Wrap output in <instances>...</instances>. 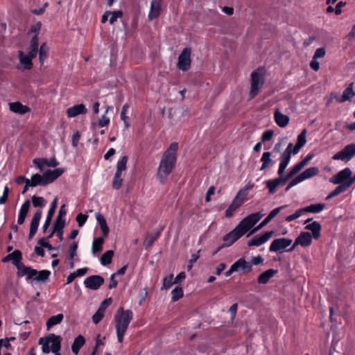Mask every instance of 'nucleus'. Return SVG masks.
<instances>
[{"mask_svg":"<svg viewBox=\"0 0 355 355\" xmlns=\"http://www.w3.org/2000/svg\"><path fill=\"white\" fill-rule=\"evenodd\" d=\"M177 150L178 144L172 143L162 156L157 171V177L162 182H164L175 167Z\"/></svg>","mask_w":355,"mask_h":355,"instance_id":"nucleus-1","label":"nucleus"},{"mask_svg":"<svg viewBox=\"0 0 355 355\" xmlns=\"http://www.w3.org/2000/svg\"><path fill=\"white\" fill-rule=\"evenodd\" d=\"M133 313L131 310L125 311L123 307H120L115 315V327L118 341L122 343L123 336L127 331L128 325L132 320Z\"/></svg>","mask_w":355,"mask_h":355,"instance_id":"nucleus-2","label":"nucleus"},{"mask_svg":"<svg viewBox=\"0 0 355 355\" xmlns=\"http://www.w3.org/2000/svg\"><path fill=\"white\" fill-rule=\"evenodd\" d=\"M62 338L54 334L42 337L39 339L38 343L42 345V350L44 354H49L51 351L55 355H60Z\"/></svg>","mask_w":355,"mask_h":355,"instance_id":"nucleus-3","label":"nucleus"},{"mask_svg":"<svg viewBox=\"0 0 355 355\" xmlns=\"http://www.w3.org/2000/svg\"><path fill=\"white\" fill-rule=\"evenodd\" d=\"M260 70V69H258L251 73V85L249 93L250 98H254L258 94L261 86L264 83V78L259 73Z\"/></svg>","mask_w":355,"mask_h":355,"instance_id":"nucleus-4","label":"nucleus"},{"mask_svg":"<svg viewBox=\"0 0 355 355\" xmlns=\"http://www.w3.org/2000/svg\"><path fill=\"white\" fill-rule=\"evenodd\" d=\"M191 48H184L178 57V62L177 64L178 68L183 71H187L191 67Z\"/></svg>","mask_w":355,"mask_h":355,"instance_id":"nucleus-5","label":"nucleus"},{"mask_svg":"<svg viewBox=\"0 0 355 355\" xmlns=\"http://www.w3.org/2000/svg\"><path fill=\"white\" fill-rule=\"evenodd\" d=\"M354 156H355V144H350L345 146L344 148L334 155V160H342L346 163Z\"/></svg>","mask_w":355,"mask_h":355,"instance_id":"nucleus-6","label":"nucleus"},{"mask_svg":"<svg viewBox=\"0 0 355 355\" xmlns=\"http://www.w3.org/2000/svg\"><path fill=\"white\" fill-rule=\"evenodd\" d=\"M105 282L104 278L101 275H94L87 277L85 281L84 284L86 288L91 290H98Z\"/></svg>","mask_w":355,"mask_h":355,"instance_id":"nucleus-7","label":"nucleus"},{"mask_svg":"<svg viewBox=\"0 0 355 355\" xmlns=\"http://www.w3.org/2000/svg\"><path fill=\"white\" fill-rule=\"evenodd\" d=\"M292 243V240L286 238L276 239L271 243L269 250L270 252H283V250Z\"/></svg>","mask_w":355,"mask_h":355,"instance_id":"nucleus-8","label":"nucleus"},{"mask_svg":"<svg viewBox=\"0 0 355 355\" xmlns=\"http://www.w3.org/2000/svg\"><path fill=\"white\" fill-rule=\"evenodd\" d=\"M274 234V231L265 232L261 235H256L248 241V245L251 246H260L268 241L270 237Z\"/></svg>","mask_w":355,"mask_h":355,"instance_id":"nucleus-9","label":"nucleus"},{"mask_svg":"<svg viewBox=\"0 0 355 355\" xmlns=\"http://www.w3.org/2000/svg\"><path fill=\"white\" fill-rule=\"evenodd\" d=\"M286 205L285 206H281V207H277L275 209H274L273 210H272L269 214L267 216V217L257 227H255L254 229H252L250 233L247 235V236H250L251 234L257 232V231H259V230H261V228H263L265 225H266L272 219H273L279 212L280 211L284 209V207H286Z\"/></svg>","mask_w":355,"mask_h":355,"instance_id":"nucleus-10","label":"nucleus"},{"mask_svg":"<svg viewBox=\"0 0 355 355\" xmlns=\"http://www.w3.org/2000/svg\"><path fill=\"white\" fill-rule=\"evenodd\" d=\"M38 271L30 266H26L23 263L19 266L17 269V275L18 277H21L26 275V280L33 281L34 277L37 275Z\"/></svg>","mask_w":355,"mask_h":355,"instance_id":"nucleus-11","label":"nucleus"},{"mask_svg":"<svg viewBox=\"0 0 355 355\" xmlns=\"http://www.w3.org/2000/svg\"><path fill=\"white\" fill-rule=\"evenodd\" d=\"M352 175V171L349 168H345L342 171H339L336 175H334V184L336 183H344L346 182L350 186V176Z\"/></svg>","mask_w":355,"mask_h":355,"instance_id":"nucleus-12","label":"nucleus"},{"mask_svg":"<svg viewBox=\"0 0 355 355\" xmlns=\"http://www.w3.org/2000/svg\"><path fill=\"white\" fill-rule=\"evenodd\" d=\"M243 235L240 233L239 230L236 227L233 229L231 232L226 234L223 237V241L225 242L223 243V246L230 247L234 242H236L238 239H239Z\"/></svg>","mask_w":355,"mask_h":355,"instance_id":"nucleus-13","label":"nucleus"},{"mask_svg":"<svg viewBox=\"0 0 355 355\" xmlns=\"http://www.w3.org/2000/svg\"><path fill=\"white\" fill-rule=\"evenodd\" d=\"M41 217L42 211L40 210L37 211L33 215L30 225V231L28 237V240H31L36 234Z\"/></svg>","mask_w":355,"mask_h":355,"instance_id":"nucleus-14","label":"nucleus"},{"mask_svg":"<svg viewBox=\"0 0 355 355\" xmlns=\"http://www.w3.org/2000/svg\"><path fill=\"white\" fill-rule=\"evenodd\" d=\"M22 259V254L21 252L19 250H15L12 253L8 254L6 257L2 259L3 262H7L9 261H12V263L16 266L18 269L19 266L21 265Z\"/></svg>","mask_w":355,"mask_h":355,"instance_id":"nucleus-15","label":"nucleus"},{"mask_svg":"<svg viewBox=\"0 0 355 355\" xmlns=\"http://www.w3.org/2000/svg\"><path fill=\"white\" fill-rule=\"evenodd\" d=\"M87 109L83 104L75 105L67 110V114L69 118L76 117L79 114H85Z\"/></svg>","mask_w":355,"mask_h":355,"instance_id":"nucleus-16","label":"nucleus"},{"mask_svg":"<svg viewBox=\"0 0 355 355\" xmlns=\"http://www.w3.org/2000/svg\"><path fill=\"white\" fill-rule=\"evenodd\" d=\"M57 202H58V198H55L51 204V207L48 211V214L46 218V220L44 222V224L43 225V227H42L43 232H46L50 225V223L52 220V217H53V216L55 211L56 207H57Z\"/></svg>","mask_w":355,"mask_h":355,"instance_id":"nucleus-17","label":"nucleus"},{"mask_svg":"<svg viewBox=\"0 0 355 355\" xmlns=\"http://www.w3.org/2000/svg\"><path fill=\"white\" fill-rule=\"evenodd\" d=\"M354 83H351L348 87L344 90L340 97L336 98V100L339 103H344L347 101H351V99L355 96V92L353 89Z\"/></svg>","mask_w":355,"mask_h":355,"instance_id":"nucleus-18","label":"nucleus"},{"mask_svg":"<svg viewBox=\"0 0 355 355\" xmlns=\"http://www.w3.org/2000/svg\"><path fill=\"white\" fill-rule=\"evenodd\" d=\"M278 270L275 269H268L262 272L257 278V282L260 284H266L269 280L277 274Z\"/></svg>","mask_w":355,"mask_h":355,"instance_id":"nucleus-19","label":"nucleus"},{"mask_svg":"<svg viewBox=\"0 0 355 355\" xmlns=\"http://www.w3.org/2000/svg\"><path fill=\"white\" fill-rule=\"evenodd\" d=\"M161 12V1L160 0H153L150 5V10L148 14V19L150 20L157 17L160 15Z\"/></svg>","mask_w":355,"mask_h":355,"instance_id":"nucleus-20","label":"nucleus"},{"mask_svg":"<svg viewBox=\"0 0 355 355\" xmlns=\"http://www.w3.org/2000/svg\"><path fill=\"white\" fill-rule=\"evenodd\" d=\"M46 174L44 172L42 175L36 173L33 174L31 177L32 180V187H37L38 185L40 186H46L49 184V182L47 180V178H46Z\"/></svg>","mask_w":355,"mask_h":355,"instance_id":"nucleus-21","label":"nucleus"},{"mask_svg":"<svg viewBox=\"0 0 355 355\" xmlns=\"http://www.w3.org/2000/svg\"><path fill=\"white\" fill-rule=\"evenodd\" d=\"M64 172V169L62 168H58L53 171L51 170H46L44 171L46 174V178H47V180L49 182V184L52 183L53 181H55L58 178H59L61 175H62Z\"/></svg>","mask_w":355,"mask_h":355,"instance_id":"nucleus-22","label":"nucleus"},{"mask_svg":"<svg viewBox=\"0 0 355 355\" xmlns=\"http://www.w3.org/2000/svg\"><path fill=\"white\" fill-rule=\"evenodd\" d=\"M35 57H31L29 53L25 55L22 51H19V58L20 63L24 65V69H31L33 67L32 59Z\"/></svg>","mask_w":355,"mask_h":355,"instance_id":"nucleus-23","label":"nucleus"},{"mask_svg":"<svg viewBox=\"0 0 355 355\" xmlns=\"http://www.w3.org/2000/svg\"><path fill=\"white\" fill-rule=\"evenodd\" d=\"M238 198H234L225 211V216L230 218L233 216L234 211L238 209L243 203V200H238Z\"/></svg>","mask_w":355,"mask_h":355,"instance_id":"nucleus-24","label":"nucleus"},{"mask_svg":"<svg viewBox=\"0 0 355 355\" xmlns=\"http://www.w3.org/2000/svg\"><path fill=\"white\" fill-rule=\"evenodd\" d=\"M275 121L276 123L281 128L286 127L289 122V117L281 113L278 110L275 112Z\"/></svg>","mask_w":355,"mask_h":355,"instance_id":"nucleus-25","label":"nucleus"},{"mask_svg":"<svg viewBox=\"0 0 355 355\" xmlns=\"http://www.w3.org/2000/svg\"><path fill=\"white\" fill-rule=\"evenodd\" d=\"M9 107L12 112L20 114H24L30 110L27 106L22 105L19 102L10 103Z\"/></svg>","mask_w":355,"mask_h":355,"instance_id":"nucleus-26","label":"nucleus"},{"mask_svg":"<svg viewBox=\"0 0 355 355\" xmlns=\"http://www.w3.org/2000/svg\"><path fill=\"white\" fill-rule=\"evenodd\" d=\"M39 37L38 35H35L30 42V46L28 48V53L31 57H35L37 55L39 49Z\"/></svg>","mask_w":355,"mask_h":355,"instance_id":"nucleus-27","label":"nucleus"},{"mask_svg":"<svg viewBox=\"0 0 355 355\" xmlns=\"http://www.w3.org/2000/svg\"><path fill=\"white\" fill-rule=\"evenodd\" d=\"M266 184L267 188L269 190L270 194H273L277 187L280 184H284L282 179V175H279L278 178L274 179V180H269L266 182Z\"/></svg>","mask_w":355,"mask_h":355,"instance_id":"nucleus-28","label":"nucleus"},{"mask_svg":"<svg viewBox=\"0 0 355 355\" xmlns=\"http://www.w3.org/2000/svg\"><path fill=\"white\" fill-rule=\"evenodd\" d=\"M291 155L286 153H282L280 157V163L278 169V175H282L284 173L285 169L287 167L291 160Z\"/></svg>","mask_w":355,"mask_h":355,"instance_id":"nucleus-29","label":"nucleus"},{"mask_svg":"<svg viewBox=\"0 0 355 355\" xmlns=\"http://www.w3.org/2000/svg\"><path fill=\"white\" fill-rule=\"evenodd\" d=\"M96 220L98 221V223L101 227V229L102 230L103 236L107 237V236L109 234L110 229L107 225L105 218L100 213H98L96 214Z\"/></svg>","mask_w":355,"mask_h":355,"instance_id":"nucleus-30","label":"nucleus"},{"mask_svg":"<svg viewBox=\"0 0 355 355\" xmlns=\"http://www.w3.org/2000/svg\"><path fill=\"white\" fill-rule=\"evenodd\" d=\"M305 229L312 232V236L313 239H318L320 237L321 225L318 222L314 221L310 224L306 225Z\"/></svg>","mask_w":355,"mask_h":355,"instance_id":"nucleus-31","label":"nucleus"},{"mask_svg":"<svg viewBox=\"0 0 355 355\" xmlns=\"http://www.w3.org/2000/svg\"><path fill=\"white\" fill-rule=\"evenodd\" d=\"M252 227L253 225L251 223L250 220H249L248 218L245 217L238 224L236 228L239 230L242 235H244Z\"/></svg>","mask_w":355,"mask_h":355,"instance_id":"nucleus-32","label":"nucleus"},{"mask_svg":"<svg viewBox=\"0 0 355 355\" xmlns=\"http://www.w3.org/2000/svg\"><path fill=\"white\" fill-rule=\"evenodd\" d=\"M312 236L311 233L309 232H302L297 236L298 240L300 242V245L302 247H308L311 244Z\"/></svg>","mask_w":355,"mask_h":355,"instance_id":"nucleus-33","label":"nucleus"},{"mask_svg":"<svg viewBox=\"0 0 355 355\" xmlns=\"http://www.w3.org/2000/svg\"><path fill=\"white\" fill-rule=\"evenodd\" d=\"M85 339L82 335H79L77 336L71 345V350L73 353L77 355L80 349V348L85 345Z\"/></svg>","mask_w":355,"mask_h":355,"instance_id":"nucleus-34","label":"nucleus"},{"mask_svg":"<svg viewBox=\"0 0 355 355\" xmlns=\"http://www.w3.org/2000/svg\"><path fill=\"white\" fill-rule=\"evenodd\" d=\"M163 230V227H162L159 230H158L155 234H147L144 241V245L146 249L150 248L153 243L157 240V239L159 236L161 232Z\"/></svg>","mask_w":355,"mask_h":355,"instance_id":"nucleus-35","label":"nucleus"},{"mask_svg":"<svg viewBox=\"0 0 355 355\" xmlns=\"http://www.w3.org/2000/svg\"><path fill=\"white\" fill-rule=\"evenodd\" d=\"M325 205L323 203L311 204L307 207H303V212H311L317 214L320 212L324 208Z\"/></svg>","mask_w":355,"mask_h":355,"instance_id":"nucleus-36","label":"nucleus"},{"mask_svg":"<svg viewBox=\"0 0 355 355\" xmlns=\"http://www.w3.org/2000/svg\"><path fill=\"white\" fill-rule=\"evenodd\" d=\"M51 275V272L47 270L38 271L37 275L34 277L33 281L38 283H44L47 282Z\"/></svg>","mask_w":355,"mask_h":355,"instance_id":"nucleus-37","label":"nucleus"},{"mask_svg":"<svg viewBox=\"0 0 355 355\" xmlns=\"http://www.w3.org/2000/svg\"><path fill=\"white\" fill-rule=\"evenodd\" d=\"M271 155L270 152H265L263 153L261 158V161L262 162V165L260 168L261 171L266 169L270 164H274V161L270 158Z\"/></svg>","mask_w":355,"mask_h":355,"instance_id":"nucleus-38","label":"nucleus"},{"mask_svg":"<svg viewBox=\"0 0 355 355\" xmlns=\"http://www.w3.org/2000/svg\"><path fill=\"white\" fill-rule=\"evenodd\" d=\"M105 237H98L94 240L92 243V251L93 254H96L101 252L103 249V244L104 243Z\"/></svg>","mask_w":355,"mask_h":355,"instance_id":"nucleus-39","label":"nucleus"},{"mask_svg":"<svg viewBox=\"0 0 355 355\" xmlns=\"http://www.w3.org/2000/svg\"><path fill=\"white\" fill-rule=\"evenodd\" d=\"M63 317L64 316L62 313L50 317L46 322L47 329H49L54 325L60 324L62 322Z\"/></svg>","mask_w":355,"mask_h":355,"instance_id":"nucleus-40","label":"nucleus"},{"mask_svg":"<svg viewBox=\"0 0 355 355\" xmlns=\"http://www.w3.org/2000/svg\"><path fill=\"white\" fill-rule=\"evenodd\" d=\"M319 173V169L318 167H310L302 173H300V175L302 176L303 180L312 178Z\"/></svg>","mask_w":355,"mask_h":355,"instance_id":"nucleus-41","label":"nucleus"},{"mask_svg":"<svg viewBox=\"0 0 355 355\" xmlns=\"http://www.w3.org/2000/svg\"><path fill=\"white\" fill-rule=\"evenodd\" d=\"M49 48L45 42L42 43L38 49L40 62L42 65L47 58Z\"/></svg>","mask_w":355,"mask_h":355,"instance_id":"nucleus-42","label":"nucleus"},{"mask_svg":"<svg viewBox=\"0 0 355 355\" xmlns=\"http://www.w3.org/2000/svg\"><path fill=\"white\" fill-rule=\"evenodd\" d=\"M114 255V251L112 250L106 251L101 257V264L107 266L112 262V259Z\"/></svg>","mask_w":355,"mask_h":355,"instance_id":"nucleus-43","label":"nucleus"},{"mask_svg":"<svg viewBox=\"0 0 355 355\" xmlns=\"http://www.w3.org/2000/svg\"><path fill=\"white\" fill-rule=\"evenodd\" d=\"M123 183V179L121 178V172H118L116 171L113 181H112V187L114 189H119Z\"/></svg>","mask_w":355,"mask_h":355,"instance_id":"nucleus-44","label":"nucleus"},{"mask_svg":"<svg viewBox=\"0 0 355 355\" xmlns=\"http://www.w3.org/2000/svg\"><path fill=\"white\" fill-rule=\"evenodd\" d=\"M172 301L176 302L183 297V290L180 286H176L171 292Z\"/></svg>","mask_w":355,"mask_h":355,"instance_id":"nucleus-45","label":"nucleus"},{"mask_svg":"<svg viewBox=\"0 0 355 355\" xmlns=\"http://www.w3.org/2000/svg\"><path fill=\"white\" fill-rule=\"evenodd\" d=\"M313 154H309L304 159L298 162L294 166L295 169H297L299 172L308 164V162L313 158Z\"/></svg>","mask_w":355,"mask_h":355,"instance_id":"nucleus-46","label":"nucleus"},{"mask_svg":"<svg viewBox=\"0 0 355 355\" xmlns=\"http://www.w3.org/2000/svg\"><path fill=\"white\" fill-rule=\"evenodd\" d=\"M128 157L126 155H124L121 157V160L118 162L116 166V171L118 172H121L126 169V164L128 162Z\"/></svg>","mask_w":355,"mask_h":355,"instance_id":"nucleus-47","label":"nucleus"},{"mask_svg":"<svg viewBox=\"0 0 355 355\" xmlns=\"http://www.w3.org/2000/svg\"><path fill=\"white\" fill-rule=\"evenodd\" d=\"M65 219L60 216H57L53 223V230L60 229L63 230L65 226Z\"/></svg>","mask_w":355,"mask_h":355,"instance_id":"nucleus-48","label":"nucleus"},{"mask_svg":"<svg viewBox=\"0 0 355 355\" xmlns=\"http://www.w3.org/2000/svg\"><path fill=\"white\" fill-rule=\"evenodd\" d=\"M175 282L173 280V275L171 274L166 277H164L163 280V286L162 289L165 288L168 289L173 284H175Z\"/></svg>","mask_w":355,"mask_h":355,"instance_id":"nucleus-49","label":"nucleus"},{"mask_svg":"<svg viewBox=\"0 0 355 355\" xmlns=\"http://www.w3.org/2000/svg\"><path fill=\"white\" fill-rule=\"evenodd\" d=\"M336 184H338L335 189H334V196L347 191L348 188L350 187L348 183H336Z\"/></svg>","mask_w":355,"mask_h":355,"instance_id":"nucleus-50","label":"nucleus"},{"mask_svg":"<svg viewBox=\"0 0 355 355\" xmlns=\"http://www.w3.org/2000/svg\"><path fill=\"white\" fill-rule=\"evenodd\" d=\"M32 203L35 207H43L45 205V200L42 197L32 196Z\"/></svg>","mask_w":355,"mask_h":355,"instance_id":"nucleus-51","label":"nucleus"},{"mask_svg":"<svg viewBox=\"0 0 355 355\" xmlns=\"http://www.w3.org/2000/svg\"><path fill=\"white\" fill-rule=\"evenodd\" d=\"M30 205H31V202H30V200H26L21 205L20 209H19V216H25L26 217V215L28 212V210H29V208H30Z\"/></svg>","mask_w":355,"mask_h":355,"instance_id":"nucleus-52","label":"nucleus"},{"mask_svg":"<svg viewBox=\"0 0 355 355\" xmlns=\"http://www.w3.org/2000/svg\"><path fill=\"white\" fill-rule=\"evenodd\" d=\"M78 248V243L76 242H73L71 244L69 249V254L67 259L69 260H73L75 256L77 255L76 250Z\"/></svg>","mask_w":355,"mask_h":355,"instance_id":"nucleus-53","label":"nucleus"},{"mask_svg":"<svg viewBox=\"0 0 355 355\" xmlns=\"http://www.w3.org/2000/svg\"><path fill=\"white\" fill-rule=\"evenodd\" d=\"M263 214H261L260 212H256L250 214L246 217L248 218L249 220H250L251 223L254 226L261 218Z\"/></svg>","mask_w":355,"mask_h":355,"instance_id":"nucleus-54","label":"nucleus"},{"mask_svg":"<svg viewBox=\"0 0 355 355\" xmlns=\"http://www.w3.org/2000/svg\"><path fill=\"white\" fill-rule=\"evenodd\" d=\"M241 269L243 272H250L252 271V263L245 261L244 258H241Z\"/></svg>","mask_w":355,"mask_h":355,"instance_id":"nucleus-55","label":"nucleus"},{"mask_svg":"<svg viewBox=\"0 0 355 355\" xmlns=\"http://www.w3.org/2000/svg\"><path fill=\"white\" fill-rule=\"evenodd\" d=\"M128 107H129L127 103H125L123 106L121 112V118L123 121L125 128H128L130 126V123L128 122V117L125 114V112H126Z\"/></svg>","mask_w":355,"mask_h":355,"instance_id":"nucleus-56","label":"nucleus"},{"mask_svg":"<svg viewBox=\"0 0 355 355\" xmlns=\"http://www.w3.org/2000/svg\"><path fill=\"white\" fill-rule=\"evenodd\" d=\"M110 15L111 17L109 22L110 24H113L118 18H121L123 16V12L121 10L111 11Z\"/></svg>","mask_w":355,"mask_h":355,"instance_id":"nucleus-57","label":"nucleus"},{"mask_svg":"<svg viewBox=\"0 0 355 355\" xmlns=\"http://www.w3.org/2000/svg\"><path fill=\"white\" fill-rule=\"evenodd\" d=\"M306 130L304 129L300 133V135L297 136V144H298L299 146H300L302 147H303L306 142Z\"/></svg>","mask_w":355,"mask_h":355,"instance_id":"nucleus-58","label":"nucleus"},{"mask_svg":"<svg viewBox=\"0 0 355 355\" xmlns=\"http://www.w3.org/2000/svg\"><path fill=\"white\" fill-rule=\"evenodd\" d=\"M104 311L98 309L96 312L92 316V321L94 324H98L103 318Z\"/></svg>","mask_w":355,"mask_h":355,"instance_id":"nucleus-59","label":"nucleus"},{"mask_svg":"<svg viewBox=\"0 0 355 355\" xmlns=\"http://www.w3.org/2000/svg\"><path fill=\"white\" fill-rule=\"evenodd\" d=\"M302 213H304L302 209H299L293 214L288 216L285 220L287 222H291L298 218Z\"/></svg>","mask_w":355,"mask_h":355,"instance_id":"nucleus-60","label":"nucleus"},{"mask_svg":"<svg viewBox=\"0 0 355 355\" xmlns=\"http://www.w3.org/2000/svg\"><path fill=\"white\" fill-rule=\"evenodd\" d=\"M273 134L274 132L272 130H266L262 135L261 142L270 141L272 138Z\"/></svg>","mask_w":355,"mask_h":355,"instance_id":"nucleus-61","label":"nucleus"},{"mask_svg":"<svg viewBox=\"0 0 355 355\" xmlns=\"http://www.w3.org/2000/svg\"><path fill=\"white\" fill-rule=\"evenodd\" d=\"M88 216L85 214H83L82 213H80L76 216V221L78 223V225L79 227L83 226V225L85 223Z\"/></svg>","mask_w":355,"mask_h":355,"instance_id":"nucleus-62","label":"nucleus"},{"mask_svg":"<svg viewBox=\"0 0 355 355\" xmlns=\"http://www.w3.org/2000/svg\"><path fill=\"white\" fill-rule=\"evenodd\" d=\"M200 252V250H198L196 254H193L191 255V258L189 260V264L187 266V270H190L193 268V263L195 262H196V261L198 259V258L200 257V255H199Z\"/></svg>","mask_w":355,"mask_h":355,"instance_id":"nucleus-63","label":"nucleus"},{"mask_svg":"<svg viewBox=\"0 0 355 355\" xmlns=\"http://www.w3.org/2000/svg\"><path fill=\"white\" fill-rule=\"evenodd\" d=\"M112 302V299L111 297L104 300L101 302L98 309L102 310L105 312V309H107V307L108 306H110Z\"/></svg>","mask_w":355,"mask_h":355,"instance_id":"nucleus-64","label":"nucleus"}]
</instances>
